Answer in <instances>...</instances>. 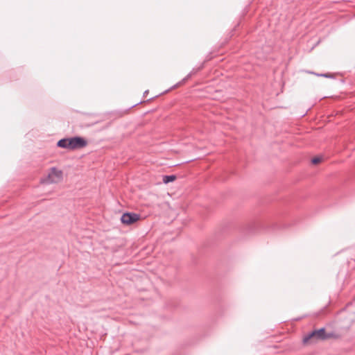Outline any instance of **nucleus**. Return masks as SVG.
Masks as SVG:
<instances>
[{
	"label": "nucleus",
	"instance_id": "7",
	"mask_svg": "<svg viewBox=\"0 0 355 355\" xmlns=\"http://www.w3.org/2000/svg\"><path fill=\"white\" fill-rule=\"evenodd\" d=\"M341 338V335L331 331V332H325V340L329 339V338H334V339H338Z\"/></svg>",
	"mask_w": 355,
	"mask_h": 355
},
{
	"label": "nucleus",
	"instance_id": "9",
	"mask_svg": "<svg viewBox=\"0 0 355 355\" xmlns=\"http://www.w3.org/2000/svg\"><path fill=\"white\" fill-rule=\"evenodd\" d=\"M318 76L328 78H334V75L329 73H315Z\"/></svg>",
	"mask_w": 355,
	"mask_h": 355
},
{
	"label": "nucleus",
	"instance_id": "2",
	"mask_svg": "<svg viewBox=\"0 0 355 355\" xmlns=\"http://www.w3.org/2000/svg\"><path fill=\"white\" fill-rule=\"evenodd\" d=\"M325 332L326 331L324 327L314 329L304 336L303 343H313L317 340H325Z\"/></svg>",
	"mask_w": 355,
	"mask_h": 355
},
{
	"label": "nucleus",
	"instance_id": "3",
	"mask_svg": "<svg viewBox=\"0 0 355 355\" xmlns=\"http://www.w3.org/2000/svg\"><path fill=\"white\" fill-rule=\"evenodd\" d=\"M140 215L133 212L123 213L121 217V222L126 225H130L139 220Z\"/></svg>",
	"mask_w": 355,
	"mask_h": 355
},
{
	"label": "nucleus",
	"instance_id": "10",
	"mask_svg": "<svg viewBox=\"0 0 355 355\" xmlns=\"http://www.w3.org/2000/svg\"><path fill=\"white\" fill-rule=\"evenodd\" d=\"M148 94V90H146L144 92V96H146L147 94Z\"/></svg>",
	"mask_w": 355,
	"mask_h": 355
},
{
	"label": "nucleus",
	"instance_id": "1",
	"mask_svg": "<svg viewBox=\"0 0 355 355\" xmlns=\"http://www.w3.org/2000/svg\"><path fill=\"white\" fill-rule=\"evenodd\" d=\"M87 145V139L80 136L62 138L57 142L58 147L72 150L83 148Z\"/></svg>",
	"mask_w": 355,
	"mask_h": 355
},
{
	"label": "nucleus",
	"instance_id": "6",
	"mask_svg": "<svg viewBox=\"0 0 355 355\" xmlns=\"http://www.w3.org/2000/svg\"><path fill=\"white\" fill-rule=\"evenodd\" d=\"M177 177L175 175H166L162 178V181L164 184H168L173 182L176 180Z\"/></svg>",
	"mask_w": 355,
	"mask_h": 355
},
{
	"label": "nucleus",
	"instance_id": "5",
	"mask_svg": "<svg viewBox=\"0 0 355 355\" xmlns=\"http://www.w3.org/2000/svg\"><path fill=\"white\" fill-rule=\"evenodd\" d=\"M204 67V64H201V65L196 68L193 69L192 71L187 75L186 77H184L180 83H177L176 85H173L171 88H175L178 85H180L182 83H184L186 81H187L193 75L196 74L198 71L201 70Z\"/></svg>",
	"mask_w": 355,
	"mask_h": 355
},
{
	"label": "nucleus",
	"instance_id": "4",
	"mask_svg": "<svg viewBox=\"0 0 355 355\" xmlns=\"http://www.w3.org/2000/svg\"><path fill=\"white\" fill-rule=\"evenodd\" d=\"M47 178L48 183L58 182L62 179V171L55 167H52L48 174Z\"/></svg>",
	"mask_w": 355,
	"mask_h": 355
},
{
	"label": "nucleus",
	"instance_id": "8",
	"mask_svg": "<svg viewBox=\"0 0 355 355\" xmlns=\"http://www.w3.org/2000/svg\"><path fill=\"white\" fill-rule=\"evenodd\" d=\"M322 160V157L320 156L314 157L311 159V163L314 165L320 163Z\"/></svg>",
	"mask_w": 355,
	"mask_h": 355
}]
</instances>
